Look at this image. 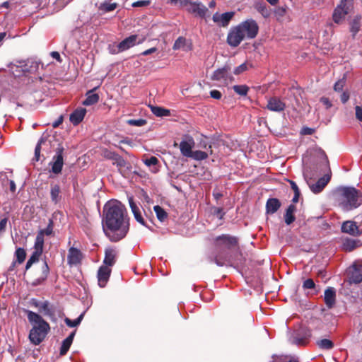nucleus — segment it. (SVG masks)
<instances>
[{
  "mask_svg": "<svg viewBox=\"0 0 362 362\" xmlns=\"http://www.w3.org/2000/svg\"><path fill=\"white\" fill-rule=\"evenodd\" d=\"M16 257V261L18 264H21L24 262L26 257V252L23 248H18L15 252Z\"/></svg>",
  "mask_w": 362,
  "mask_h": 362,
  "instance_id": "obj_47",
  "label": "nucleus"
},
{
  "mask_svg": "<svg viewBox=\"0 0 362 362\" xmlns=\"http://www.w3.org/2000/svg\"><path fill=\"white\" fill-rule=\"evenodd\" d=\"M43 246L44 238L42 237L41 233H37L35 241L34 251L42 254L43 251Z\"/></svg>",
  "mask_w": 362,
  "mask_h": 362,
  "instance_id": "obj_38",
  "label": "nucleus"
},
{
  "mask_svg": "<svg viewBox=\"0 0 362 362\" xmlns=\"http://www.w3.org/2000/svg\"><path fill=\"white\" fill-rule=\"evenodd\" d=\"M245 39H246L245 34H243L240 28L236 25L230 29L227 36V42L230 47H236Z\"/></svg>",
  "mask_w": 362,
  "mask_h": 362,
  "instance_id": "obj_10",
  "label": "nucleus"
},
{
  "mask_svg": "<svg viewBox=\"0 0 362 362\" xmlns=\"http://www.w3.org/2000/svg\"><path fill=\"white\" fill-rule=\"evenodd\" d=\"M296 211V206L293 204H290L286 211L284 218L285 222L287 225H290L295 221V216L293 213Z\"/></svg>",
  "mask_w": 362,
  "mask_h": 362,
  "instance_id": "obj_33",
  "label": "nucleus"
},
{
  "mask_svg": "<svg viewBox=\"0 0 362 362\" xmlns=\"http://www.w3.org/2000/svg\"><path fill=\"white\" fill-rule=\"evenodd\" d=\"M216 246L218 249L231 250L238 246V238L235 236L223 234L219 235L215 239Z\"/></svg>",
  "mask_w": 362,
  "mask_h": 362,
  "instance_id": "obj_8",
  "label": "nucleus"
},
{
  "mask_svg": "<svg viewBox=\"0 0 362 362\" xmlns=\"http://www.w3.org/2000/svg\"><path fill=\"white\" fill-rule=\"evenodd\" d=\"M361 16H356L354 17V18L351 22V32L352 33L353 35L354 36L359 30L360 29V21H361Z\"/></svg>",
  "mask_w": 362,
  "mask_h": 362,
  "instance_id": "obj_39",
  "label": "nucleus"
},
{
  "mask_svg": "<svg viewBox=\"0 0 362 362\" xmlns=\"http://www.w3.org/2000/svg\"><path fill=\"white\" fill-rule=\"evenodd\" d=\"M182 8L187 12L194 14L201 18L208 16V8L201 2H194L191 0H182Z\"/></svg>",
  "mask_w": 362,
  "mask_h": 362,
  "instance_id": "obj_5",
  "label": "nucleus"
},
{
  "mask_svg": "<svg viewBox=\"0 0 362 362\" xmlns=\"http://www.w3.org/2000/svg\"><path fill=\"white\" fill-rule=\"evenodd\" d=\"M330 180V175H325L322 177L318 179L315 183H313L311 180H307V183L310 189V190L315 193L318 194L321 192L328 182Z\"/></svg>",
  "mask_w": 362,
  "mask_h": 362,
  "instance_id": "obj_14",
  "label": "nucleus"
},
{
  "mask_svg": "<svg viewBox=\"0 0 362 362\" xmlns=\"http://www.w3.org/2000/svg\"><path fill=\"white\" fill-rule=\"evenodd\" d=\"M245 34L246 39L252 40L257 37L259 32V25L252 18L247 19L238 25Z\"/></svg>",
  "mask_w": 362,
  "mask_h": 362,
  "instance_id": "obj_6",
  "label": "nucleus"
},
{
  "mask_svg": "<svg viewBox=\"0 0 362 362\" xmlns=\"http://www.w3.org/2000/svg\"><path fill=\"white\" fill-rule=\"evenodd\" d=\"M341 230L344 233L351 235H356L358 233V226L356 222L352 221H346L341 226Z\"/></svg>",
  "mask_w": 362,
  "mask_h": 362,
  "instance_id": "obj_27",
  "label": "nucleus"
},
{
  "mask_svg": "<svg viewBox=\"0 0 362 362\" xmlns=\"http://www.w3.org/2000/svg\"><path fill=\"white\" fill-rule=\"evenodd\" d=\"M117 4L116 3L104 2L101 4L100 8L105 11L110 12L114 11L117 8Z\"/></svg>",
  "mask_w": 362,
  "mask_h": 362,
  "instance_id": "obj_49",
  "label": "nucleus"
},
{
  "mask_svg": "<svg viewBox=\"0 0 362 362\" xmlns=\"http://www.w3.org/2000/svg\"><path fill=\"white\" fill-rule=\"evenodd\" d=\"M173 49L178 50L182 49L185 51H188L192 49L191 45H187V40L183 37H179L175 42Z\"/></svg>",
  "mask_w": 362,
  "mask_h": 362,
  "instance_id": "obj_31",
  "label": "nucleus"
},
{
  "mask_svg": "<svg viewBox=\"0 0 362 362\" xmlns=\"http://www.w3.org/2000/svg\"><path fill=\"white\" fill-rule=\"evenodd\" d=\"M86 110L83 107L77 108L70 115V122L74 125H78L84 118Z\"/></svg>",
  "mask_w": 362,
  "mask_h": 362,
  "instance_id": "obj_23",
  "label": "nucleus"
},
{
  "mask_svg": "<svg viewBox=\"0 0 362 362\" xmlns=\"http://www.w3.org/2000/svg\"><path fill=\"white\" fill-rule=\"evenodd\" d=\"M281 206V202L276 198H270L266 203V211L267 214L276 213Z\"/></svg>",
  "mask_w": 362,
  "mask_h": 362,
  "instance_id": "obj_26",
  "label": "nucleus"
},
{
  "mask_svg": "<svg viewBox=\"0 0 362 362\" xmlns=\"http://www.w3.org/2000/svg\"><path fill=\"white\" fill-rule=\"evenodd\" d=\"M230 72V67L226 65L223 68L216 70L211 76V79L220 81L224 84H228L233 81V77Z\"/></svg>",
  "mask_w": 362,
  "mask_h": 362,
  "instance_id": "obj_11",
  "label": "nucleus"
},
{
  "mask_svg": "<svg viewBox=\"0 0 362 362\" xmlns=\"http://www.w3.org/2000/svg\"><path fill=\"white\" fill-rule=\"evenodd\" d=\"M354 10V0H341L340 3L334 8L332 19L334 23H341L346 16Z\"/></svg>",
  "mask_w": 362,
  "mask_h": 362,
  "instance_id": "obj_4",
  "label": "nucleus"
},
{
  "mask_svg": "<svg viewBox=\"0 0 362 362\" xmlns=\"http://www.w3.org/2000/svg\"><path fill=\"white\" fill-rule=\"evenodd\" d=\"M63 151V147L59 146L56 149V154L53 157L52 161L49 163L52 166V172L54 174H59L62 172L64 165Z\"/></svg>",
  "mask_w": 362,
  "mask_h": 362,
  "instance_id": "obj_12",
  "label": "nucleus"
},
{
  "mask_svg": "<svg viewBox=\"0 0 362 362\" xmlns=\"http://www.w3.org/2000/svg\"><path fill=\"white\" fill-rule=\"evenodd\" d=\"M343 247L346 251H351L357 247V243L351 239H346L343 243Z\"/></svg>",
  "mask_w": 362,
  "mask_h": 362,
  "instance_id": "obj_48",
  "label": "nucleus"
},
{
  "mask_svg": "<svg viewBox=\"0 0 362 362\" xmlns=\"http://www.w3.org/2000/svg\"><path fill=\"white\" fill-rule=\"evenodd\" d=\"M151 112L157 117L170 116V110L161 107L150 105Z\"/></svg>",
  "mask_w": 362,
  "mask_h": 362,
  "instance_id": "obj_35",
  "label": "nucleus"
},
{
  "mask_svg": "<svg viewBox=\"0 0 362 362\" xmlns=\"http://www.w3.org/2000/svg\"><path fill=\"white\" fill-rule=\"evenodd\" d=\"M115 159L112 161L113 165H115L119 172L124 176L130 169L129 164L119 155L115 156Z\"/></svg>",
  "mask_w": 362,
  "mask_h": 362,
  "instance_id": "obj_21",
  "label": "nucleus"
},
{
  "mask_svg": "<svg viewBox=\"0 0 362 362\" xmlns=\"http://www.w3.org/2000/svg\"><path fill=\"white\" fill-rule=\"evenodd\" d=\"M35 306L37 307L39 311L45 315L50 317L54 315L53 307L50 305L47 301L36 303Z\"/></svg>",
  "mask_w": 362,
  "mask_h": 362,
  "instance_id": "obj_28",
  "label": "nucleus"
},
{
  "mask_svg": "<svg viewBox=\"0 0 362 362\" xmlns=\"http://www.w3.org/2000/svg\"><path fill=\"white\" fill-rule=\"evenodd\" d=\"M158 160L155 156H151L149 158H146L144 160V163L151 168V170L153 173H156L158 171Z\"/></svg>",
  "mask_w": 362,
  "mask_h": 362,
  "instance_id": "obj_36",
  "label": "nucleus"
},
{
  "mask_svg": "<svg viewBox=\"0 0 362 362\" xmlns=\"http://www.w3.org/2000/svg\"><path fill=\"white\" fill-rule=\"evenodd\" d=\"M317 345L321 349H325V350H330L334 346L333 342L331 340L327 339H323L318 340L317 341Z\"/></svg>",
  "mask_w": 362,
  "mask_h": 362,
  "instance_id": "obj_41",
  "label": "nucleus"
},
{
  "mask_svg": "<svg viewBox=\"0 0 362 362\" xmlns=\"http://www.w3.org/2000/svg\"><path fill=\"white\" fill-rule=\"evenodd\" d=\"M325 303L326 305L330 308H332L334 303H335V299H336V291L335 289L332 287H329L327 288L325 291Z\"/></svg>",
  "mask_w": 362,
  "mask_h": 362,
  "instance_id": "obj_24",
  "label": "nucleus"
},
{
  "mask_svg": "<svg viewBox=\"0 0 362 362\" xmlns=\"http://www.w3.org/2000/svg\"><path fill=\"white\" fill-rule=\"evenodd\" d=\"M61 188L60 186L57 184L51 185L50 189V197L51 200L54 204H57L61 200Z\"/></svg>",
  "mask_w": 362,
  "mask_h": 362,
  "instance_id": "obj_30",
  "label": "nucleus"
},
{
  "mask_svg": "<svg viewBox=\"0 0 362 362\" xmlns=\"http://www.w3.org/2000/svg\"><path fill=\"white\" fill-rule=\"evenodd\" d=\"M355 115L356 118L358 121L362 122V105H356L355 107Z\"/></svg>",
  "mask_w": 362,
  "mask_h": 362,
  "instance_id": "obj_57",
  "label": "nucleus"
},
{
  "mask_svg": "<svg viewBox=\"0 0 362 362\" xmlns=\"http://www.w3.org/2000/svg\"><path fill=\"white\" fill-rule=\"evenodd\" d=\"M345 83L346 81L344 78L337 81L334 86V90L336 92H341L343 90L344 86H345Z\"/></svg>",
  "mask_w": 362,
  "mask_h": 362,
  "instance_id": "obj_52",
  "label": "nucleus"
},
{
  "mask_svg": "<svg viewBox=\"0 0 362 362\" xmlns=\"http://www.w3.org/2000/svg\"><path fill=\"white\" fill-rule=\"evenodd\" d=\"M351 269L349 283L359 284L362 282V261L355 262Z\"/></svg>",
  "mask_w": 362,
  "mask_h": 362,
  "instance_id": "obj_15",
  "label": "nucleus"
},
{
  "mask_svg": "<svg viewBox=\"0 0 362 362\" xmlns=\"http://www.w3.org/2000/svg\"><path fill=\"white\" fill-rule=\"evenodd\" d=\"M83 317V313L81 314L76 319L72 320L68 317L64 320L65 323L70 327H75L80 325Z\"/></svg>",
  "mask_w": 362,
  "mask_h": 362,
  "instance_id": "obj_44",
  "label": "nucleus"
},
{
  "mask_svg": "<svg viewBox=\"0 0 362 362\" xmlns=\"http://www.w3.org/2000/svg\"><path fill=\"white\" fill-rule=\"evenodd\" d=\"M270 362H298L295 357L287 355H273Z\"/></svg>",
  "mask_w": 362,
  "mask_h": 362,
  "instance_id": "obj_34",
  "label": "nucleus"
},
{
  "mask_svg": "<svg viewBox=\"0 0 362 362\" xmlns=\"http://www.w3.org/2000/svg\"><path fill=\"white\" fill-rule=\"evenodd\" d=\"M41 255L42 254L39 252L33 251L32 255L30 257L26 263L25 270H28L34 263L37 262L40 259Z\"/></svg>",
  "mask_w": 362,
  "mask_h": 362,
  "instance_id": "obj_42",
  "label": "nucleus"
},
{
  "mask_svg": "<svg viewBox=\"0 0 362 362\" xmlns=\"http://www.w3.org/2000/svg\"><path fill=\"white\" fill-rule=\"evenodd\" d=\"M116 251L112 248H107L105 251V258L103 260V266L110 268L115 263Z\"/></svg>",
  "mask_w": 362,
  "mask_h": 362,
  "instance_id": "obj_25",
  "label": "nucleus"
},
{
  "mask_svg": "<svg viewBox=\"0 0 362 362\" xmlns=\"http://www.w3.org/2000/svg\"><path fill=\"white\" fill-rule=\"evenodd\" d=\"M321 103L326 107L327 109H329L332 107V103L327 98H322L320 99Z\"/></svg>",
  "mask_w": 362,
  "mask_h": 362,
  "instance_id": "obj_60",
  "label": "nucleus"
},
{
  "mask_svg": "<svg viewBox=\"0 0 362 362\" xmlns=\"http://www.w3.org/2000/svg\"><path fill=\"white\" fill-rule=\"evenodd\" d=\"M210 95L214 99L219 100L221 98L222 94L219 90H212L210 91Z\"/></svg>",
  "mask_w": 362,
  "mask_h": 362,
  "instance_id": "obj_58",
  "label": "nucleus"
},
{
  "mask_svg": "<svg viewBox=\"0 0 362 362\" xmlns=\"http://www.w3.org/2000/svg\"><path fill=\"white\" fill-rule=\"evenodd\" d=\"M234 15L235 12L233 11L226 12L221 14L216 12L213 15L212 20L218 26L227 27Z\"/></svg>",
  "mask_w": 362,
  "mask_h": 362,
  "instance_id": "obj_13",
  "label": "nucleus"
},
{
  "mask_svg": "<svg viewBox=\"0 0 362 362\" xmlns=\"http://www.w3.org/2000/svg\"><path fill=\"white\" fill-rule=\"evenodd\" d=\"M75 333L76 332H72L69 337H67L65 339H64L62 341V346H61V349H60V354L61 355H64L67 353V351H69L72 342H73V340H74V336H75Z\"/></svg>",
  "mask_w": 362,
  "mask_h": 362,
  "instance_id": "obj_29",
  "label": "nucleus"
},
{
  "mask_svg": "<svg viewBox=\"0 0 362 362\" xmlns=\"http://www.w3.org/2000/svg\"><path fill=\"white\" fill-rule=\"evenodd\" d=\"M51 144V141L47 136H42L38 141L35 148V159L38 161L40 156L41 148L48 151Z\"/></svg>",
  "mask_w": 362,
  "mask_h": 362,
  "instance_id": "obj_19",
  "label": "nucleus"
},
{
  "mask_svg": "<svg viewBox=\"0 0 362 362\" xmlns=\"http://www.w3.org/2000/svg\"><path fill=\"white\" fill-rule=\"evenodd\" d=\"M255 8L265 18L270 16V11L264 2L256 3Z\"/></svg>",
  "mask_w": 362,
  "mask_h": 362,
  "instance_id": "obj_37",
  "label": "nucleus"
},
{
  "mask_svg": "<svg viewBox=\"0 0 362 362\" xmlns=\"http://www.w3.org/2000/svg\"><path fill=\"white\" fill-rule=\"evenodd\" d=\"M111 274V269L107 266H101L98 271V285L105 287L109 280Z\"/></svg>",
  "mask_w": 362,
  "mask_h": 362,
  "instance_id": "obj_18",
  "label": "nucleus"
},
{
  "mask_svg": "<svg viewBox=\"0 0 362 362\" xmlns=\"http://www.w3.org/2000/svg\"><path fill=\"white\" fill-rule=\"evenodd\" d=\"M28 321L33 325L29 333V339L35 345L40 344L48 334L49 325L37 313L27 310Z\"/></svg>",
  "mask_w": 362,
  "mask_h": 362,
  "instance_id": "obj_3",
  "label": "nucleus"
},
{
  "mask_svg": "<svg viewBox=\"0 0 362 362\" xmlns=\"http://www.w3.org/2000/svg\"><path fill=\"white\" fill-rule=\"evenodd\" d=\"M251 65H250L249 64L247 63H243L242 64H240V66H237L234 71H233V73L235 75H239L243 72H245V71H247L249 67H250Z\"/></svg>",
  "mask_w": 362,
  "mask_h": 362,
  "instance_id": "obj_50",
  "label": "nucleus"
},
{
  "mask_svg": "<svg viewBox=\"0 0 362 362\" xmlns=\"http://www.w3.org/2000/svg\"><path fill=\"white\" fill-rule=\"evenodd\" d=\"M233 90L241 96H245L249 90L248 86L246 85H235L233 87Z\"/></svg>",
  "mask_w": 362,
  "mask_h": 362,
  "instance_id": "obj_45",
  "label": "nucleus"
},
{
  "mask_svg": "<svg viewBox=\"0 0 362 362\" xmlns=\"http://www.w3.org/2000/svg\"><path fill=\"white\" fill-rule=\"evenodd\" d=\"M339 206L344 211H349L362 204V192L353 187H340L335 192Z\"/></svg>",
  "mask_w": 362,
  "mask_h": 362,
  "instance_id": "obj_2",
  "label": "nucleus"
},
{
  "mask_svg": "<svg viewBox=\"0 0 362 362\" xmlns=\"http://www.w3.org/2000/svg\"><path fill=\"white\" fill-rule=\"evenodd\" d=\"M151 4L150 0H139L134 2L132 6L133 7H146Z\"/></svg>",
  "mask_w": 362,
  "mask_h": 362,
  "instance_id": "obj_53",
  "label": "nucleus"
},
{
  "mask_svg": "<svg viewBox=\"0 0 362 362\" xmlns=\"http://www.w3.org/2000/svg\"><path fill=\"white\" fill-rule=\"evenodd\" d=\"M115 156H119V155L114 152H111V151H107L105 153V156L107 158L112 160V161L115 159Z\"/></svg>",
  "mask_w": 362,
  "mask_h": 362,
  "instance_id": "obj_63",
  "label": "nucleus"
},
{
  "mask_svg": "<svg viewBox=\"0 0 362 362\" xmlns=\"http://www.w3.org/2000/svg\"><path fill=\"white\" fill-rule=\"evenodd\" d=\"M340 99L342 103H346L349 99V93L346 91L342 92Z\"/></svg>",
  "mask_w": 362,
  "mask_h": 362,
  "instance_id": "obj_59",
  "label": "nucleus"
},
{
  "mask_svg": "<svg viewBox=\"0 0 362 362\" xmlns=\"http://www.w3.org/2000/svg\"><path fill=\"white\" fill-rule=\"evenodd\" d=\"M127 123L132 126H136V127H142L144 124H146V121L143 119H129L127 120Z\"/></svg>",
  "mask_w": 362,
  "mask_h": 362,
  "instance_id": "obj_51",
  "label": "nucleus"
},
{
  "mask_svg": "<svg viewBox=\"0 0 362 362\" xmlns=\"http://www.w3.org/2000/svg\"><path fill=\"white\" fill-rule=\"evenodd\" d=\"M153 209L156 214L157 218L160 221L163 222L167 218L168 214L161 206L156 205L153 207Z\"/></svg>",
  "mask_w": 362,
  "mask_h": 362,
  "instance_id": "obj_40",
  "label": "nucleus"
},
{
  "mask_svg": "<svg viewBox=\"0 0 362 362\" xmlns=\"http://www.w3.org/2000/svg\"><path fill=\"white\" fill-rule=\"evenodd\" d=\"M63 122V117L60 116L56 121H54L52 124V127L54 128L58 127Z\"/></svg>",
  "mask_w": 362,
  "mask_h": 362,
  "instance_id": "obj_64",
  "label": "nucleus"
},
{
  "mask_svg": "<svg viewBox=\"0 0 362 362\" xmlns=\"http://www.w3.org/2000/svg\"><path fill=\"white\" fill-rule=\"evenodd\" d=\"M286 7L281 6L278 7L275 9L274 13L278 18H282L286 15Z\"/></svg>",
  "mask_w": 362,
  "mask_h": 362,
  "instance_id": "obj_55",
  "label": "nucleus"
},
{
  "mask_svg": "<svg viewBox=\"0 0 362 362\" xmlns=\"http://www.w3.org/2000/svg\"><path fill=\"white\" fill-rule=\"evenodd\" d=\"M129 206L131 208V210L133 213V215H134L136 221L137 222H139V223H141V225L146 226L144 219L141 215V211L139 207L134 202L133 197H129Z\"/></svg>",
  "mask_w": 362,
  "mask_h": 362,
  "instance_id": "obj_22",
  "label": "nucleus"
},
{
  "mask_svg": "<svg viewBox=\"0 0 362 362\" xmlns=\"http://www.w3.org/2000/svg\"><path fill=\"white\" fill-rule=\"evenodd\" d=\"M189 158L196 160H203L208 158V153L202 151H194Z\"/></svg>",
  "mask_w": 362,
  "mask_h": 362,
  "instance_id": "obj_46",
  "label": "nucleus"
},
{
  "mask_svg": "<svg viewBox=\"0 0 362 362\" xmlns=\"http://www.w3.org/2000/svg\"><path fill=\"white\" fill-rule=\"evenodd\" d=\"M102 226L110 241L117 242L125 238L129 221L124 205L117 200L107 202L103 207Z\"/></svg>",
  "mask_w": 362,
  "mask_h": 362,
  "instance_id": "obj_1",
  "label": "nucleus"
},
{
  "mask_svg": "<svg viewBox=\"0 0 362 362\" xmlns=\"http://www.w3.org/2000/svg\"><path fill=\"white\" fill-rule=\"evenodd\" d=\"M82 259V253L79 250L75 247H71L69 250L67 261L69 265H76L79 264Z\"/></svg>",
  "mask_w": 362,
  "mask_h": 362,
  "instance_id": "obj_20",
  "label": "nucleus"
},
{
  "mask_svg": "<svg viewBox=\"0 0 362 362\" xmlns=\"http://www.w3.org/2000/svg\"><path fill=\"white\" fill-rule=\"evenodd\" d=\"M303 288L305 289H312L315 286V282L311 279H308L303 282Z\"/></svg>",
  "mask_w": 362,
  "mask_h": 362,
  "instance_id": "obj_56",
  "label": "nucleus"
},
{
  "mask_svg": "<svg viewBox=\"0 0 362 362\" xmlns=\"http://www.w3.org/2000/svg\"><path fill=\"white\" fill-rule=\"evenodd\" d=\"M194 144V139L192 136H186V139L180 144V150L182 155L189 158L193 152L192 150Z\"/></svg>",
  "mask_w": 362,
  "mask_h": 362,
  "instance_id": "obj_16",
  "label": "nucleus"
},
{
  "mask_svg": "<svg viewBox=\"0 0 362 362\" xmlns=\"http://www.w3.org/2000/svg\"><path fill=\"white\" fill-rule=\"evenodd\" d=\"M267 108L272 112H280L285 110L286 104L279 98L272 97L268 100Z\"/></svg>",
  "mask_w": 362,
  "mask_h": 362,
  "instance_id": "obj_17",
  "label": "nucleus"
},
{
  "mask_svg": "<svg viewBox=\"0 0 362 362\" xmlns=\"http://www.w3.org/2000/svg\"><path fill=\"white\" fill-rule=\"evenodd\" d=\"M7 221L8 219L6 218H4L0 221V233L5 230Z\"/></svg>",
  "mask_w": 362,
  "mask_h": 362,
  "instance_id": "obj_62",
  "label": "nucleus"
},
{
  "mask_svg": "<svg viewBox=\"0 0 362 362\" xmlns=\"http://www.w3.org/2000/svg\"><path fill=\"white\" fill-rule=\"evenodd\" d=\"M38 69V64L36 62L32 60H27L19 62L18 65L12 64L11 66V70L13 74L18 72L16 76H19L21 74L33 73L37 71Z\"/></svg>",
  "mask_w": 362,
  "mask_h": 362,
  "instance_id": "obj_7",
  "label": "nucleus"
},
{
  "mask_svg": "<svg viewBox=\"0 0 362 362\" xmlns=\"http://www.w3.org/2000/svg\"><path fill=\"white\" fill-rule=\"evenodd\" d=\"M138 38L137 35H132L129 37H126L117 45L115 49H112L110 52L112 54H117L124 52L134 47L136 44L142 43L144 40V38L139 39V40Z\"/></svg>",
  "mask_w": 362,
  "mask_h": 362,
  "instance_id": "obj_9",
  "label": "nucleus"
},
{
  "mask_svg": "<svg viewBox=\"0 0 362 362\" xmlns=\"http://www.w3.org/2000/svg\"><path fill=\"white\" fill-rule=\"evenodd\" d=\"M99 100V95L93 93V90H89L86 93V98L83 100V105L89 106L97 103Z\"/></svg>",
  "mask_w": 362,
  "mask_h": 362,
  "instance_id": "obj_32",
  "label": "nucleus"
},
{
  "mask_svg": "<svg viewBox=\"0 0 362 362\" xmlns=\"http://www.w3.org/2000/svg\"><path fill=\"white\" fill-rule=\"evenodd\" d=\"M49 267L46 261L44 262L42 267V281H44L47 279L48 274H49Z\"/></svg>",
  "mask_w": 362,
  "mask_h": 362,
  "instance_id": "obj_54",
  "label": "nucleus"
},
{
  "mask_svg": "<svg viewBox=\"0 0 362 362\" xmlns=\"http://www.w3.org/2000/svg\"><path fill=\"white\" fill-rule=\"evenodd\" d=\"M54 221L52 219H49V223L46 228L40 230L37 233H41L42 237L45 235H50L53 233Z\"/></svg>",
  "mask_w": 362,
  "mask_h": 362,
  "instance_id": "obj_43",
  "label": "nucleus"
},
{
  "mask_svg": "<svg viewBox=\"0 0 362 362\" xmlns=\"http://www.w3.org/2000/svg\"><path fill=\"white\" fill-rule=\"evenodd\" d=\"M156 51H157L156 47H151V48L146 49V50L144 51L143 52H141V55L146 56L148 54H151L156 52Z\"/></svg>",
  "mask_w": 362,
  "mask_h": 362,
  "instance_id": "obj_61",
  "label": "nucleus"
}]
</instances>
